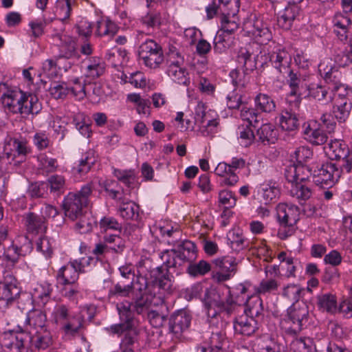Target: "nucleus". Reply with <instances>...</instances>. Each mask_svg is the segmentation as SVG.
Listing matches in <instances>:
<instances>
[{
	"label": "nucleus",
	"mask_w": 352,
	"mask_h": 352,
	"mask_svg": "<svg viewBox=\"0 0 352 352\" xmlns=\"http://www.w3.org/2000/svg\"><path fill=\"white\" fill-rule=\"evenodd\" d=\"M156 296L147 289L140 290L139 286L135 288L131 301L125 300L117 305L121 322L111 327L113 333L119 334L132 329L135 326L134 313L147 314L151 309V297Z\"/></svg>",
	"instance_id": "nucleus-1"
},
{
	"label": "nucleus",
	"mask_w": 352,
	"mask_h": 352,
	"mask_svg": "<svg viewBox=\"0 0 352 352\" xmlns=\"http://www.w3.org/2000/svg\"><path fill=\"white\" fill-rule=\"evenodd\" d=\"M137 276L135 285L139 289H148L154 295H160L162 292H169L172 283L169 275L163 272L162 267L155 266L150 258H142L136 264Z\"/></svg>",
	"instance_id": "nucleus-2"
},
{
	"label": "nucleus",
	"mask_w": 352,
	"mask_h": 352,
	"mask_svg": "<svg viewBox=\"0 0 352 352\" xmlns=\"http://www.w3.org/2000/svg\"><path fill=\"white\" fill-rule=\"evenodd\" d=\"M240 4V0H212L206 8L207 19L210 20L214 17L219 18L221 30L231 34L239 26L236 16Z\"/></svg>",
	"instance_id": "nucleus-3"
},
{
	"label": "nucleus",
	"mask_w": 352,
	"mask_h": 352,
	"mask_svg": "<svg viewBox=\"0 0 352 352\" xmlns=\"http://www.w3.org/2000/svg\"><path fill=\"white\" fill-rule=\"evenodd\" d=\"M285 176L291 184L289 193L292 197L300 201H305L311 197L312 189L309 185L311 170L308 166L301 164L289 165L285 169Z\"/></svg>",
	"instance_id": "nucleus-4"
},
{
	"label": "nucleus",
	"mask_w": 352,
	"mask_h": 352,
	"mask_svg": "<svg viewBox=\"0 0 352 352\" xmlns=\"http://www.w3.org/2000/svg\"><path fill=\"white\" fill-rule=\"evenodd\" d=\"M52 316L54 323L59 326L60 330L67 338L76 337L83 329L84 317L80 314L72 315L68 305L57 304Z\"/></svg>",
	"instance_id": "nucleus-5"
},
{
	"label": "nucleus",
	"mask_w": 352,
	"mask_h": 352,
	"mask_svg": "<svg viewBox=\"0 0 352 352\" xmlns=\"http://www.w3.org/2000/svg\"><path fill=\"white\" fill-rule=\"evenodd\" d=\"M309 307L305 302L293 303L287 309L283 328L286 334L296 336L309 324Z\"/></svg>",
	"instance_id": "nucleus-6"
},
{
	"label": "nucleus",
	"mask_w": 352,
	"mask_h": 352,
	"mask_svg": "<svg viewBox=\"0 0 352 352\" xmlns=\"http://www.w3.org/2000/svg\"><path fill=\"white\" fill-rule=\"evenodd\" d=\"M204 302L209 317L214 318L221 313L230 315L236 308L237 304L229 296L226 300L222 299L219 293L214 288L206 290Z\"/></svg>",
	"instance_id": "nucleus-7"
},
{
	"label": "nucleus",
	"mask_w": 352,
	"mask_h": 352,
	"mask_svg": "<svg viewBox=\"0 0 352 352\" xmlns=\"http://www.w3.org/2000/svg\"><path fill=\"white\" fill-rule=\"evenodd\" d=\"M277 217L283 229L278 231L281 239H285L294 232V226L300 219V210L298 206L288 203H280L276 208Z\"/></svg>",
	"instance_id": "nucleus-8"
},
{
	"label": "nucleus",
	"mask_w": 352,
	"mask_h": 352,
	"mask_svg": "<svg viewBox=\"0 0 352 352\" xmlns=\"http://www.w3.org/2000/svg\"><path fill=\"white\" fill-rule=\"evenodd\" d=\"M326 155L331 160H337L341 170L352 171V153L348 146L340 140H331L324 147Z\"/></svg>",
	"instance_id": "nucleus-9"
},
{
	"label": "nucleus",
	"mask_w": 352,
	"mask_h": 352,
	"mask_svg": "<svg viewBox=\"0 0 352 352\" xmlns=\"http://www.w3.org/2000/svg\"><path fill=\"white\" fill-rule=\"evenodd\" d=\"M30 152L27 141L23 139L10 138L4 146V151L0 155V162L13 163L16 166L25 160L27 154Z\"/></svg>",
	"instance_id": "nucleus-10"
},
{
	"label": "nucleus",
	"mask_w": 352,
	"mask_h": 352,
	"mask_svg": "<svg viewBox=\"0 0 352 352\" xmlns=\"http://www.w3.org/2000/svg\"><path fill=\"white\" fill-rule=\"evenodd\" d=\"M118 184L114 181H107L104 184V190L109 193V195L113 199H118L120 204L119 206V212L120 216L126 220L138 221L140 219V207L135 202L127 201L122 197H118V195L124 193L122 190L120 192L118 190H116L111 188V186Z\"/></svg>",
	"instance_id": "nucleus-11"
},
{
	"label": "nucleus",
	"mask_w": 352,
	"mask_h": 352,
	"mask_svg": "<svg viewBox=\"0 0 352 352\" xmlns=\"http://www.w3.org/2000/svg\"><path fill=\"white\" fill-rule=\"evenodd\" d=\"M192 320L190 312L187 309H180L173 314L169 322L170 332L173 338L182 340L186 338Z\"/></svg>",
	"instance_id": "nucleus-12"
},
{
	"label": "nucleus",
	"mask_w": 352,
	"mask_h": 352,
	"mask_svg": "<svg viewBox=\"0 0 352 352\" xmlns=\"http://www.w3.org/2000/svg\"><path fill=\"white\" fill-rule=\"evenodd\" d=\"M243 30L252 35L255 41L260 45H267L272 38L270 29L258 19H250L245 21Z\"/></svg>",
	"instance_id": "nucleus-13"
},
{
	"label": "nucleus",
	"mask_w": 352,
	"mask_h": 352,
	"mask_svg": "<svg viewBox=\"0 0 352 352\" xmlns=\"http://www.w3.org/2000/svg\"><path fill=\"white\" fill-rule=\"evenodd\" d=\"M274 47L272 51L268 50L269 60L272 66L280 73L286 74L289 71L292 62V56L280 45L272 43Z\"/></svg>",
	"instance_id": "nucleus-14"
},
{
	"label": "nucleus",
	"mask_w": 352,
	"mask_h": 352,
	"mask_svg": "<svg viewBox=\"0 0 352 352\" xmlns=\"http://www.w3.org/2000/svg\"><path fill=\"white\" fill-rule=\"evenodd\" d=\"M27 337L23 331H6L1 336L0 344L6 352H23L25 349L24 342Z\"/></svg>",
	"instance_id": "nucleus-15"
},
{
	"label": "nucleus",
	"mask_w": 352,
	"mask_h": 352,
	"mask_svg": "<svg viewBox=\"0 0 352 352\" xmlns=\"http://www.w3.org/2000/svg\"><path fill=\"white\" fill-rule=\"evenodd\" d=\"M343 172L339 167V164L331 162L326 163L318 170L317 175H314L313 182L317 185H328L329 182L338 181Z\"/></svg>",
	"instance_id": "nucleus-16"
},
{
	"label": "nucleus",
	"mask_w": 352,
	"mask_h": 352,
	"mask_svg": "<svg viewBox=\"0 0 352 352\" xmlns=\"http://www.w3.org/2000/svg\"><path fill=\"white\" fill-rule=\"evenodd\" d=\"M83 267L84 266L79 261H70L59 270L56 278L60 284L65 285L74 284L78 279L79 273L83 272Z\"/></svg>",
	"instance_id": "nucleus-17"
},
{
	"label": "nucleus",
	"mask_w": 352,
	"mask_h": 352,
	"mask_svg": "<svg viewBox=\"0 0 352 352\" xmlns=\"http://www.w3.org/2000/svg\"><path fill=\"white\" fill-rule=\"evenodd\" d=\"M87 206L74 192H69L63 202L65 216L72 221L77 220L79 215L86 211L85 208Z\"/></svg>",
	"instance_id": "nucleus-18"
},
{
	"label": "nucleus",
	"mask_w": 352,
	"mask_h": 352,
	"mask_svg": "<svg viewBox=\"0 0 352 352\" xmlns=\"http://www.w3.org/2000/svg\"><path fill=\"white\" fill-rule=\"evenodd\" d=\"M318 71L331 90H336L339 87H342V73L337 67L323 61L319 64Z\"/></svg>",
	"instance_id": "nucleus-19"
},
{
	"label": "nucleus",
	"mask_w": 352,
	"mask_h": 352,
	"mask_svg": "<svg viewBox=\"0 0 352 352\" xmlns=\"http://www.w3.org/2000/svg\"><path fill=\"white\" fill-rule=\"evenodd\" d=\"M24 224L28 234L38 236L47 230L45 217L33 212H28L23 216Z\"/></svg>",
	"instance_id": "nucleus-20"
},
{
	"label": "nucleus",
	"mask_w": 352,
	"mask_h": 352,
	"mask_svg": "<svg viewBox=\"0 0 352 352\" xmlns=\"http://www.w3.org/2000/svg\"><path fill=\"white\" fill-rule=\"evenodd\" d=\"M234 329L236 333L251 336L258 330V324L256 318L244 314L235 318Z\"/></svg>",
	"instance_id": "nucleus-21"
},
{
	"label": "nucleus",
	"mask_w": 352,
	"mask_h": 352,
	"mask_svg": "<svg viewBox=\"0 0 352 352\" xmlns=\"http://www.w3.org/2000/svg\"><path fill=\"white\" fill-rule=\"evenodd\" d=\"M10 281L0 282V307H7L12 304L19 296L20 290L16 285L12 282L14 278L9 275Z\"/></svg>",
	"instance_id": "nucleus-22"
},
{
	"label": "nucleus",
	"mask_w": 352,
	"mask_h": 352,
	"mask_svg": "<svg viewBox=\"0 0 352 352\" xmlns=\"http://www.w3.org/2000/svg\"><path fill=\"white\" fill-rule=\"evenodd\" d=\"M176 252L178 263L180 266L185 263L188 265L196 261L197 258V250L195 244L190 241H184L178 245Z\"/></svg>",
	"instance_id": "nucleus-23"
},
{
	"label": "nucleus",
	"mask_w": 352,
	"mask_h": 352,
	"mask_svg": "<svg viewBox=\"0 0 352 352\" xmlns=\"http://www.w3.org/2000/svg\"><path fill=\"white\" fill-rule=\"evenodd\" d=\"M334 32L341 41H345L348 38L349 28L351 25V20L346 15L341 12L335 14L333 19Z\"/></svg>",
	"instance_id": "nucleus-24"
},
{
	"label": "nucleus",
	"mask_w": 352,
	"mask_h": 352,
	"mask_svg": "<svg viewBox=\"0 0 352 352\" xmlns=\"http://www.w3.org/2000/svg\"><path fill=\"white\" fill-rule=\"evenodd\" d=\"M46 322V315L40 309H32L28 314L26 324L30 327V333L47 329Z\"/></svg>",
	"instance_id": "nucleus-25"
},
{
	"label": "nucleus",
	"mask_w": 352,
	"mask_h": 352,
	"mask_svg": "<svg viewBox=\"0 0 352 352\" xmlns=\"http://www.w3.org/2000/svg\"><path fill=\"white\" fill-rule=\"evenodd\" d=\"M300 12V9L298 5L288 4L278 18V25L285 30H290L293 23L298 19Z\"/></svg>",
	"instance_id": "nucleus-26"
},
{
	"label": "nucleus",
	"mask_w": 352,
	"mask_h": 352,
	"mask_svg": "<svg viewBox=\"0 0 352 352\" xmlns=\"http://www.w3.org/2000/svg\"><path fill=\"white\" fill-rule=\"evenodd\" d=\"M59 56L65 58H79L75 39L67 35L59 36Z\"/></svg>",
	"instance_id": "nucleus-27"
},
{
	"label": "nucleus",
	"mask_w": 352,
	"mask_h": 352,
	"mask_svg": "<svg viewBox=\"0 0 352 352\" xmlns=\"http://www.w3.org/2000/svg\"><path fill=\"white\" fill-rule=\"evenodd\" d=\"M23 94L21 91H12L4 94L1 98L3 105L13 113H19L22 109L21 102H23Z\"/></svg>",
	"instance_id": "nucleus-28"
},
{
	"label": "nucleus",
	"mask_w": 352,
	"mask_h": 352,
	"mask_svg": "<svg viewBox=\"0 0 352 352\" xmlns=\"http://www.w3.org/2000/svg\"><path fill=\"white\" fill-rule=\"evenodd\" d=\"M277 131L270 123L263 124L257 129L256 137L258 140L266 144H274L277 140Z\"/></svg>",
	"instance_id": "nucleus-29"
},
{
	"label": "nucleus",
	"mask_w": 352,
	"mask_h": 352,
	"mask_svg": "<svg viewBox=\"0 0 352 352\" xmlns=\"http://www.w3.org/2000/svg\"><path fill=\"white\" fill-rule=\"evenodd\" d=\"M351 109V103L348 102L346 98L336 100L333 107L332 114L340 122H344L349 116Z\"/></svg>",
	"instance_id": "nucleus-30"
},
{
	"label": "nucleus",
	"mask_w": 352,
	"mask_h": 352,
	"mask_svg": "<svg viewBox=\"0 0 352 352\" xmlns=\"http://www.w3.org/2000/svg\"><path fill=\"white\" fill-rule=\"evenodd\" d=\"M281 128L287 131L297 130L300 126V122L296 111L285 110L283 111L280 118Z\"/></svg>",
	"instance_id": "nucleus-31"
},
{
	"label": "nucleus",
	"mask_w": 352,
	"mask_h": 352,
	"mask_svg": "<svg viewBox=\"0 0 352 352\" xmlns=\"http://www.w3.org/2000/svg\"><path fill=\"white\" fill-rule=\"evenodd\" d=\"M32 345L37 349L45 350L52 344V338L47 329L32 333Z\"/></svg>",
	"instance_id": "nucleus-32"
},
{
	"label": "nucleus",
	"mask_w": 352,
	"mask_h": 352,
	"mask_svg": "<svg viewBox=\"0 0 352 352\" xmlns=\"http://www.w3.org/2000/svg\"><path fill=\"white\" fill-rule=\"evenodd\" d=\"M308 91L307 96L316 100L321 101L326 99L332 100L331 94L329 92L330 87L322 85L320 84L311 83L306 87Z\"/></svg>",
	"instance_id": "nucleus-33"
},
{
	"label": "nucleus",
	"mask_w": 352,
	"mask_h": 352,
	"mask_svg": "<svg viewBox=\"0 0 352 352\" xmlns=\"http://www.w3.org/2000/svg\"><path fill=\"white\" fill-rule=\"evenodd\" d=\"M245 314L254 318H259L263 311V300L258 296L250 297L245 303Z\"/></svg>",
	"instance_id": "nucleus-34"
},
{
	"label": "nucleus",
	"mask_w": 352,
	"mask_h": 352,
	"mask_svg": "<svg viewBox=\"0 0 352 352\" xmlns=\"http://www.w3.org/2000/svg\"><path fill=\"white\" fill-rule=\"evenodd\" d=\"M53 291L52 286L47 282L37 283L32 291V296L35 300H39L45 305L50 300Z\"/></svg>",
	"instance_id": "nucleus-35"
},
{
	"label": "nucleus",
	"mask_w": 352,
	"mask_h": 352,
	"mask_svg": "<svg viewBox=\"0 0 352 352\" xmlns=\"http://www.w3.org/2000/svg\"><path fill=\"white\" fill-rule=\"evenodd\" d=\"M214 173L216 175L225 177L228 175V177H225L223 180L224 184L228 186H234L239 181V177L234 172H231V168L229 166V164L225 162H220L216 167L214 170Z\"/></svg>",
	"instance_id": "nucleus-36"
},
{
	"label": "nucleus",
	"mask_w": 352,
	"mask_h": 352,
	"mask_svg": "<svg viewBox=\"0 0 352 352\" xmlns=\"http://www.w3.org/2000/svg\"><path fill=\"white\" fill-rule=\"evenodd\" d=\"M167 74L169 77L178 84L186 86L190 84L188 73L183 66H168Z\"/></svg>",
	"instance_id": "nucleus-37"
},
{
	"label": "nucleus",
	"mask_w": 352,
	"mask_h": 352,
	"mask_svg": "<svg viewBox=\"0 0 352 352\" xmlns=\"http://www.w3.org/2000/svg\"><path fill=\"white\" fill-rule=\"evenodd\" d=\"M215 269L230 272V274L234 273L236 270V258L232 256H225L217 258L212 261Z\"/></svg>",
	"instance_id": "nucleus-38"
},
{
	"label": "nucleus",
	"mask_w": 352,
	"mask_h": 352,
	"mask_svg": "<svg viewBox=\"0 0 352 352\" xmlns=\"http://www.w3.org/2000/svg\"><path fill=\"white\" fill-rule=\"evenodd\" d=\"M305 138L315 145H322L327 141V136L320 129H314L308 124L304 130Z\"/></svg>",
	"instance_id": "nucleus-39"
},
{
	"label": "nucleus",
	"mask_w": 352,
	"mask_h": 352,
	"mask_svg": "<svg viewBox=\"0 0 352 352\" xmlns=\"http://www.w3.org/2000/svg\"><path fill=\"white\" fill-rule=\"evenodd\" d=\"M96 162L95 151L94 150H89L82 155L79 164L75 169L80 175H85L91 170Z\"/></svg>",
	"instance_id": "nucleus-40"
},
{
	"label": "nucleus",
	"mask_w": 352,
	"mask_h": 352,
	"mask_svg": "<svg viewBox=\"0 0 352 352\" xmlns=\"http://www.w3.org/2000/svg\"><path fill=\"white\" fill-rule=\"evenodd\" d=\"M118 30V25L110 20H101L97 22L96 34L98 36H114Z\"/></svg>",
	"instance_id": "nucleus-41"
},
{
	"label": "nucleus",
	"mask_w": 352,
	"mask_h": 352,
	"mask_svg": "<svg viewBox=\"0 0 352 352\" xmlns=\"http://www.w3.org/2000/svg\"><path fill=\"white\" fill-rule=\"evenodd\" d=\"M195 121L201 125L203 129L201 133L204 135H208L214 132V129L217 126L219 122L215 119L209 120L208 116L204 111L201 112L197 111L195 115Z\"/></svg>",
	"instance_id": "nucleus-42"
},
{
	"label": "nucleus",
	"mask_w": 352,
	"mask_h": 352,
	"mask_svg": "<svg viewBox=\"0 0 352 352\" xmlns=\"http://www.w3.org/2000/svg\"><path fill=\"white\" fill-rule=\"evenodd\" d=\"M138 285H135V283L133 284V281L127 285H122V283L119 282L114 285V287L109 289L108 297L111 299L116 296L127 297L129 294L137 288Z\"/></svg>",
	"instance_id": "nucleus-43"
},
{
	"label": "nucleus",
	"mask_w": 352,
	"mask_h": 352,
	"mask_svg": "<svg viewBox=\"0 0 352 352\" xmlns=\"http://www.w3.org/2000/svg\"><path fill=\"white\" fill-rule=\"evenodd\" d=\"M292 352H316L313 340L309 338H300L294 340L290 344Z\"/></svg>",
	"instance_id": "nucleus-44"
},
{
	"label": "nucleus",
	"mask_w": 352,
	"mask_h": 352,
	"mask_svg": "<svg viewBox=\"0 0 352 352\" xmlns=\"http://www.w3.org/2000/svg\"><path fill=\"white\" fill-rule=\"evenodd\" d=\"M254 102L256 109L262 112L270 113L276 109L274 100L270 96L265 94H258L256 96Z\"/></svg>",
	"instance_id": "nucleus-45"
},
{
	"label": "nucleus",
	"mask_w": 352,
	"mask_h": 352,
	"mask_svg": "<svg viewBox=\"0 0 352 352\" xmlns=\"http://www.w3.org/2000/svg\"><path fill=\"white\" fill-rule=\"evenodd\" d=\"M306 289L298 285L291 284L285 287L283 290V296L293 303L300 302L299 300L305 293Z\"/></svg>",
	"instance_id": "nucleus-46"
},
{
	"label": "nucleus",
	"mask_w": 352,
	"mask_h": 352,
	"mask_svg": "<svg viewBox=\"0 0 352 352\" xmlns=\"http://www.w3.org/2000/svg\"><path fill=\"white\" fill-rule=\"evenodd\" d=\"M76 221V228L81 234L91 232L95 223L91 214L87 210L82 212L81 215H79Z\"/></svg>",
	"instance_id": "nucleus-47"
},
{
	"label": "nucleus",
	"mask_w": 352,
	"mask_h": 352,
	"mask_svg": "<svg viewBox=\"0 0 352 352\" xmlns=\"http://www.w3.org/2000/svg\"><path fill=\"white\" fill-rule=\"evenodd\" d=\"M211 270L212 266L208 262L204 260H201L197 263L195 262L190 263L187 268V272L191 276L196 277L199 276H204Z\"/></svg>",
	"instance_id": "nucleus-48"
},
{
	"label": "nucleus",
	"mask_w": 352,
	"mask_h": 352,
	"mask_svg": "<svg viewBox=\"0 0 352 352\" xmlns=\"http://www.w3.org/2000/svg\"><path fill=\"white\" fill-rule=\"evenodd\" d=\"M318 306L320 309L333 313L336 310L337 300L335 296L324 294L318 296Z\"/></svg>",
	"instance_id": "nucleus-49"
},
{
	"label": "nucleus",
	"mask_w": 352,
	"mask_h": 352,
	"mask_svg": "<svg viewBox=\"0 0 352 352\" xmlns=\"http://www.w3.org/2000/svg\"><path fill=\"white\" fill-rule=\"evenodd\" d=\"M114 176L127 187L133 188L136 182V177L134 171L132 170H120L115 169L113 171Z\"/></svg>",
	"instance_id": "nucleus-50"
},
{
	"label": "nucleus",
	"mask_w": 352,
	"mask_h": 352,
	"mask_svg": "<svg viewBox=\"0 0 352 352\" xmlns=\"http://www.w3.org/2000/svg\"><path fill=\"white\" fill-rule=\"evenodd\" d=\"M87 117L84 113H78L74 116L73 123L78 131L87 138H89L92 131L91 125L86 121Z\"/></svg>",
	"instance_id": "nucleus-51"
},
{
	"label": "nucleus",
	"mask_w": 352,
	"mask_h": 352,
	"mask_svg": "<svg viewBox=\"0 0 352 352\" xmlns=\"http://www.w3.org/2000/svg\"><path fill=\"white\" fill-rule=\"evenodd\" d=\"M236 61L243 66L245 72L252 71L255 67V63L252 60V54L246 48L239 50Z\"/></svg>",
	"instance_id": "nucleus-52"
},
{
	"label": "nucleus",
	"mask_w": 352,
	"mask_h": 352,
	"mask_svg": "<svg viewBox=\"0 0 352 352\" xmlns=\"http://www.w3.org/2000/svg\"><path fill=\"white\" fill-rule=\"evenodd\" d=\"M49 92L54 98L63 99L70 92V89L65 82H54L49 88Z\"/></svg>",
	"instance_id": "nucleus-53"
},
{
	"label": "nucleus",
	"mask_w": 352,
	"mask_h": 352,
	"mask_svg": "<svg viewBox=\"0 0 352 352\" xmlns=\"http://www.w3.org/2000/svg\"><path fill=\"white\" fill-rule=\"evenodd\" d=\"M47 187L50 188V191L60 195L64 192L65 187V179L63 176L54 175L50 177L45 182Z\"/></svg>",
	"instance_id": "nucleus-54"
},
{
	"label": "nucleus",
	"mask_w": 352,
	"mask_h": 352,
	"mask_svg": "<svg viewBox=\"0 0 352 352\" xmlns=\"http://www.w3.org/2000/svg\"><path fill=\"white\" fill-rule=\"evenodd\" d=\"M139 58L143 61V63L151 69H155L164 61L163 51L157 52L154 54H148L146 56H140Z\"/></svg>",
	"instance_id": "nucleus-55"
},
{
	"label": "nucleus",
	"mask_w": 352,
	"mask_h": 352,
	"mask_svg": "<svg viewBox=\"0 0 352 352\" xmlns=\"http://www.w3.org/2000/svg\"><path fill=\"white\" fill-rule=\"evenodd\" d=\"M162 51L160 45L157 43L153 39H148L142 43L138 49V56H146L148 54H154L157 52Z\"/></svg>",
	"instance_id": "nucleus-56"
},
{
	"label": "nucleus",
	"mask_w": 352,
	"mask_h": 352,
	"mask_svg": "<svg viewBox=\"0 0 352 352\" xmlns=\"http://www.w3.org/2000/svg\"><path fill=\"white\" fill-rule=\"evenodd\" d=\"M104 63L100 59H95L87 67V76L97 78L104 74Z\"/></svg>",
	"instance_id": "nucleus-57"
},
{
	"label": "nucleus",
	"mask_w": 352,
	"mask_h": 352,
	"mask_svg": "<svg viewBox=\"0 0 352 352\" xmlns=\"http://www.w3.org/2000/svg\"><path fill=\"white\" fill-rule=\"evenodd\" d=\"M58 167L57 160L50 157L46 155H41L40 157V168L43 173L47 175L54 173Z\"/></svg>",
	"instance_id": "nucleus-58"
},
{
	"label": "nucleus",
	"mask_w": 352,
	"mask_h": 352,
	"mask_svg": "<svg viewBox=\"0 0 352 352\" xmlns=\"http://www.w3.org/2000/svg\"><path fill=\"white\" fill-rule=\"evenodd\" d=\"M104 242L109 245H111L113 243H117V248H115V246H110L111 248V252L117 254H122L126 248L124 241L119 235L111 234L109 236H104Z\"/></svg>",
	"instance_id": "nucleus-59"
},
{
	"label": "nucleus",
	"mask_w": 352,
	"mask_h": 352,
	"mask_svg": "<svg viewBox=\"0 0 352 352\" xmlns=\"http://www.w3.org/2000/svg\"><path fill=\"white\" fill-rule=\"evenodd\" d=\"M160 258L167 268L180 267L175 249L163 251L160 254Z\"/></svg>",
	"instance_id": "nucleus-60"
},
{
	"label": "nucleus",
	"mask_w": 352,
	"mask_h": 352,
	"mask_svg": "<svg viewBox=\"0 0 352 352\" xmlns=\"http://www.w3.org/2000/svg\"><path fill=\"white\" fill-rule=\"evenodd\" d=\"M72 10V0H58L56 3V13L61 21L69 19Z\"/></svg>",
	"instance_id": "nucleus-61"
},
{
	"label": "nucleus",
	"mask_w": 352,
	"mask_h": 352,
	"mask_svg": "<svg viewBox=\"0 0 352 352\" xmlns=\"http://www.w3.org/2000/svg\"><path fill=\"white\" fill-rule=\"evenodd\" d=\"M241 117L243 120L248 121L249 125L256 128L261 115L256 112L255 109L243 107L241 111Z\"/></svg>",
	"instance_id": "nucleus-62"
},
{
	"label": "nucleus",
	"mask_w": 352,
	"mask_h": 352,
	"mask_svg": "<svg viewBox=\"0 0 352 352\" xmlns=\"http://www.w3.org/2000/svg\"><path fill=\"white\" fill-rule=\"evenodd\" d=\"M36 250L41 252L47 258L52 256L53 253L52 248L49 239L45 234L38 236V238L36 239Z\"/></svg>",
	"instance_id": "nucleus-63"
},
{
	"label": "nucleus",
	"mask_w": 352,
	"mask_h": 352,
	"mask_svg": "<svg viewBox=\"0 0 352 352\" xmlns=\"http://www.w3.org/2000/svg\"><path fill=\"white\" fill-rule=\"evenodd\" d=\"M142 23L149 31L151 28H159L161 25V14L159 12H149L142 18Z\"/></svg>",
	"instance_id": "nucleus-64"
}]
</instances>
